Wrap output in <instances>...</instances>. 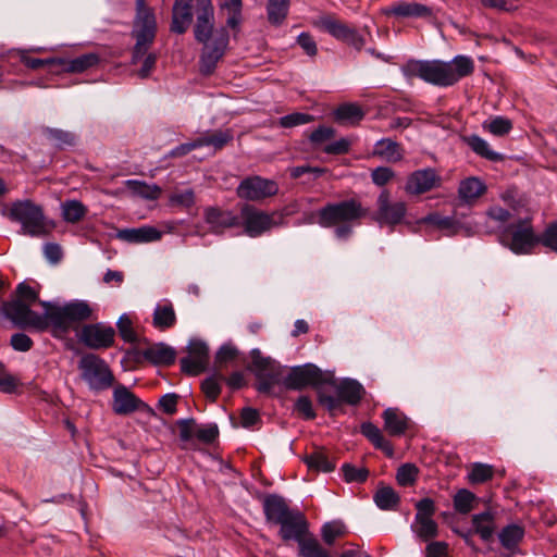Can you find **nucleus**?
<instances>
[{"mask_svg": "<svg viewBox=\"0 0 557 557\" xmlns=\"http://www.w3.org/2000/svg\"><path fill=\"white\" fill-rule=\"evenodd\" d=\"M403 75L411 79L419 77L425 83L440 87H448L474 71L473 60L466 55H457L451 61L408 60L401 65Z\"/></svg>", "mask_w": 557, "mask_h": 557, "instance_id": "f257e3e1", "label": "nucleus"}, {"mask_svg": "<svg viewBox=\"0 0 557 557\" xmlns=\"http://www.w3.org/2000/svg\"><path fill=\"white\" fill-rule=\"evenodd\" d=\"M265 520L280 525L278 535L284 542L298 541L309 534V522L298 508H290L286 499L278 494H268L262 500Z\"/></svg>", "mask_w": 557, "mask_h": 557, "instance_id": "f03ea898", "label": "nucleus"}, {"mask_svg": "<svg viewBox=\"0 0 557 557\" xmlns=\"http://www.w3.org/2000/svg\"><path fill=\"white\" fill-rule=\"evenodd\" d=\"M368 215V209L360 200L349 198L337 202H327L317 211V223L324 228H334V236L347 240L354 227Z\"/></svg>", "mask_w": 557, "mask_h": 557, "instance_id": "7ed1b4c3", "label": "nucleus"}, {"mask_svg": "<svg viewBox=\"0 0 557 557\" xmlns=\"http://www.w3.org/2000/svg\"><path fill=\"white\" fill-rule=\"evenodd\" d=\"M46 310L48 329L51 327L53 336L67 334L77 324L92 318V308L86 300L75 299L59 306L51 301H39Z\"/></svg>", "mask_w": 557, "mask_h": 557, "instance_id": "20e7f679", "label": "nucleus"}, {"mask_svg": "<svg viewBox=\"0 0 557 557\" xmlns=\"http://www.w3.org/2000/svg\"><path fill=\"white\" fill-rule=\"evenodd\" d=\"M131 35L135 39L133 63H136L152 46L157 36L156 15L145 0H136V16Z\"/></svg>", "mask_w": 557, "mask_h": 557, "instance_id": "39448f33", "label": "nucleus"}, {"mask_svg": "<svg viewBox=\"0 0 557 557\" xmlns=\"http://www.w3.org/2000/svg\"><path fill=\"white\" fill-rule=\"evenodd\" d=\"M8 218L21 223L23 233L26 235L41 237L48 234L42 208L29 199L12 202Z\"/></svg>", "mask_w": 557, "mask_h": 557, "instance_id": "423d86ee", "label": "nucleus"}, {"mask_svg": "<svg viewBox=\"0 0 557 557\" xmlns=\"http://www.w3.org/2000/svg\"><path fill=\"white\" fill-rule=\"evenodd\" d=\"M78 370L82 380L91 391L102 392L109 389L114 383V375L109 364L96 354L83 355L78 361Z\"/></svg>", "mask_w": 557, "mask_h": 557, "instance_id": "0eeeda50", "label": "nucleus"}, {"mask_svg": "<svg viewBox=\"0 0 557 557\" xmlns=\"http://www.w3.org/2000/svg\"><path fill=\"white\" fill-rule=\"evenodd\" d=\"M499 242L516 255L531 253L533 248L539 245L537 235L528 218L520 219L516 224L507 226L499 234Z\"/></svg>", "mask_w": 557, "mask_h": 557, "instance_id": "6e6552de", "label": "nucleus"}, {"mask_svg": "<svg viewBox=\"0 0 557 557\" xmlns=\"http://www.w3.org/2000/svg\"><path fill=\"white\" fill-rule=\"evenodd\" d=\"M30 307V304H26L22 299H12L2 304L1 311L5 318L20 329L38 332L47 331L46 310L42 314H39Z\"/></svg>", "mask_w": 557, "mask_h": 557, "instance_id": "1a4fd4ad", "label": "nucleus"}, {"mask_svg": "<svg viewBox=\"0 0 557 557\" xmlns=\"http://www.w3.org/2000/svg\"><path fill=\"white\" fill-rule=\"evenodd\" d=\"M416 516L411 524L412 532L421 542H429L438 535V525L433 520L436 511L435 503L432 498L425 497L418 500L414 505Z\"/></svg>", "mask_w": 557, "mask_h": 557, "instance_id": "9d476101", "label": "nucleus"}, {"mask_svg": "<svg viewBox=\"0 0 557 557\" xmlns=\"http://www.w3.org/2000/svg\"><path fill=\"white\" fill-rule=\"evenodd\" d=\"M324 383L327 381L324 379L322 370L314 363L292 367L282 381L284 387L289 391H302L308 386L319 388Z\"/></svg>", "mask_w": 557, "mask_h": 557, "instance_id": "9b49d317", "label": "nucleus"}, {"mask_svg": "<svg viewBox=\"0 0 557 557\" xmlns=\"http://www.w3.org/2000/svg\"><path fill=\"white\" fill-rule=\"evenodd\" d=\"M278 189L276 181L253 175L240 181L236 194L240 199L247 201H262L277 195Z\"/></svg>", "mask_w": 557, "mask_h": 557, "instance_id": "f8f14e48", "label": "nucleus"}, {"mask_svg": "<svg viewBox=\"0 0 557 557\" xmlns=\"http://www.w3.org/2000/svg\"><path fill=\"white\" fill-rule=\"evenodd\" d=\"M274 215L275 213L270 214L258 210L249 203H245L240 208L239 221L242 220L244 231L249 237H259L272 227L281 224V222L274 220Z\"/></svg>", "mask_w": 557, "mask_h": 557, "instance_id": "ddd939ff", "label": "nucleus"}, {"mask_svg": "<svg viewBox=\"0 0 557 557\" xmlns=\"http://www.w3.org/2000/svg\"><path fill=\"white\" fill-rule=\"evenodd\" d=\"M78 339L89 349H108L115 344V330L101 322L85 324L81 329Z\"/></svg>", "mask_w": 557, "mask_h": 557, "instance_id": "4468645a", "label": "nucleus"}, {"mask_svg": "<svg viewBox=\"0 0 557 557\" xmlns=\"http://www.w3.org/2000/svg\"><path fill=\"white\" fill-rule=\"evenodd\" d=\"M375 221L381 225L395 226L403 222L407 213V205L404 201H391V193L383 189L376 200Z\"/></svg>", "mask_w": 557, "mask_h": 557, "instance_id": "2eb2a0df", "label": "nucleus"}, {"mask_svg": "<svg viewBox=\"0 0 557 557\" xmlns=\"http://www.w3.org/2000/svg\"><path fill=\"white\" fill-rule=\"evenodd\" d=\"M188 356L180 360L181 371L196 376L205 372L209 363V347L201 339H190L187 346Z\"/></svg>", "mask_w": 557, "mask_h": 557, "instance_id": "dca6fc26", "label": "nucleus"}, {"mask_svg": "<svg viewBox=\"0 0 557 557\" xmlns=\"http://www.w3.org/2000/svg\"><path fill=\"white\" fill-rule=\"evenodd\" d=\"M197 21L194 28L198 42L206 44L212 36L214 26V9L211 0H196Z\"/></svg>", "mask_w": 557, "mask_h": 557, "instance_id": "f3484780", "label": "nucleus"}, {"mask_svg": "<svg viewBox=\"0 0 557 557\" xmlns=\"http://www.w3.org/2000/svg\"><path fill=\"white\" fill-rule=\"evenodd\" d=\"M441 182V176L434 169L417 170L408 176L405 190L408 195H421L438 187Z\"/></svg>", "mask_w": 557, "mask_h": 557, "instance_id": "a211bd4d", "label": "nucleus"}, {"mask_svg": "<svg viewBox=\"0 0 557 557\" xmlns=\"http://www.w3.org/2000/svg\"><path fill=\"white\" fill-rule=\"evenodd\" d=\"M387 16L400 18H425L430 20L434 16L433 9L419 3L407 1H395L383 10Z\"/></svg>", "mask_w": 557, "mask_h": 557, "instance_id": "6ab92c4d", "label": "nucleus"}, {"mask_svg": "<svg viewBox=\"0 0 557 557\" xmlns=\"http://www.w3.org/2000/svg\"><path fill=\"white\" fill-rule=\"evenodd\" d=\"M194 0H175L172 8L170 30L174 34H185L193 23Z\"/></svg>", "mask_w": 557, "mask_h": 557, "instance_id": "aec40b11", "label": "nucleus"}, {"mask_svg": "<svg viewBox=\"0 0 557 557\" xmlns=\"http://www.w3.org/2000/svg\"><path fill=\"white\" fill-rule=\"evenodd\" d=\"M145 360L154 367H170L176 360V350L163 343H154L145 348Z\"/></svg>", "mask_w": 557, "mask_h": 557, "instance_id": "412c9836", "label": "nucleus"}, {"mask_svg": "<svg viewBox=\"0 0 557 557\" xmlns=\"http://www.w3.org/2000/svg\"><path fill=\"white\" fill-rule=\"evenodd\" d=\"M99 62L100 55L96 52L85 53L74 59L58 58L57 72L83 73L97 66Z\"/></svg>", "mask_w": 557, "mask_h": 557, "instance_id": "4be33fe9", "label": "nucleus"}, {"mask_svg": "<svg viewBox=\"0 0 557 557\" xmlns=\"http://www.w3.org/2000/svg\"><path fill=\"white\" fill-rule=\"evenodd\" d=\"M313 26L327 33L338 41L344 42L347 39L350 30L354 26L338 20L333 14H323L319 16L314 22Z\"/></svg>", "mask_w": 557, "mask_h": 557, "instance_id": "5701e85b", "label": "nucleus"}, {"mask_svg": "<svg viewBox=\"0 0 557 557\" xmlns=\"http://www.w3.org/2000/svg\"><path fill=\"white\" fill-rule=\"evenodd\" d=\"M205 218L206 222L216 233L240 225L238 215L230 210H222L220 208H208L205 212Z\"/></svg>", "mask_w": 557, "mask_h": 557, "instance_id": "b1692460", "label": "nucleus"}, {"mask_svg": "<svg viewBox=\"0 0 557 557\" xmlns=\"http://www.w3.org/2000/svg\"><path fill=\"white\" fill-rule=\"evenodd\" d=\"M116 237L134 244L152 243L161 239L162 233L154 226L145 225L137 228L119 230Z\"/></svg>", "mask_w": 557, "mask_h": 557, "instance_id": "393cba45", "label": "nucleus"}, {"mask_svg": "<svg viewBox=\"0 0 557 557\" xmlns=\"http://www.w3.org/2000/svg\"><path fill=\"white\" fill-rule=\"evenodd\" d=\"M143 401L125 386L120 385L113 392L112 409L117 414H128L136 411Z\"/></svg>", "mask_w": 557, "mask_h": 557, "instance_id": "a878e982", "label": "nucleus"}, {"mask_svg": "<svg viewBox=\"0 0 557 557\" xmlns=\"http://www.w3.org/2000/svg\"><path fill=\"white\" fill-rule=\"evenodd\" d=\"M384 430L391 436H401L409 429V418L398 408H387L383 411Z\"/></svg>", "mask_w": 557, "mask_h": 557, "instance_id": "bb28decb", "label": "nucleus"}, {"mask_svg": "<svg viewBox=\"0 0 557 557\" xmlns=\"http://www.w3.org/2000/svg\"><path fill=\"white\" fill-rule=\"evenodd\" d=\"M304 462L310 471L329 473L335 470L336 461L324 448H317L305 455Z\"/></svg>", "mask_w": 557, "mask_h": 557, "instance_id": "cd10ccee", "label": "nucleus"}, {"mask_svg": "<svg viewBox=\"0 0 557 557\" xmlns=\"http://www.w3.org/2000/svg\"><path fill=\"white\" fill-rule=\"evenodd\" d=\"M423 222L446 231L448 235H456L461 231H465L468 236L471 235V227L462 224L456 216H442L438 213H431L423 219Z\"/></svg>", "mask_w": 557, "mask_h": 557, "instance_id": "c85d7f7f", "label": "nucleus"}, {"mask_svg": "<svg viewBox=\"0 0 557 557\" xmlns=\"http://www.w3.org/2000/svg\"><path fill=\"white\" fill-rule=\"evenodd\" d=\"M486 185L479 177H468L460 182L458 187L459 199L466 205L474 203L483 194L486 193Z\"/></svg>", "mask_w": 557, "mask_h": 557, "instance_id": "c756f323", "label": "nucleus"}, {"mask_svg": "<svg viewBox=\"0 0 557 557\" xmlns=\"http://www.w3.org/2000/svg\"><path fill=\"white\" fill-rule=\"evenodd\" d=\"M364 115L363 109L358 103L354 102L339 104L333 111L335 122L341 125H358L363 120Z\"/></svg>", "mask_w": 557, "mask_h": 557, "instance_id": "7c9ffc66", "label": "nucleus"}, {"mask_svg": "<svg viewBox=\"0 0 557 557\" xmlns=\"http://www.w3.org/2000/svg\"><path fill=\"white\" fill-rule=\"evenodd\" d=\"M336 393L342 403L356 406L363 398L366 391L357 380L344 379L337 385Z\"/></svg>", "mask_w": 557, "mask_h": 557, "instance_id": "2f4dec72", "label": "nucleus"}, {"mask_svg": "<svg viewBox=\"0 0 557 557\" xmlns=\"http://www.w3.org/2000/svg\"><path fill=\"white\" fill-rule=\"evenodd\" d=\"M177 322L176 313L171 301L164 300L156 306L152 313V325L159 331L172 329Z\"/></svg>", "mask_w": 557, "mask_h": 557, "instance_id": "473e14b6", "label": "nucleus"}, {"mask_svg": "<svg viewBox=\"0 0 557 557\" xmlns=\"http://www.w3.org/2000/svg\"><path fill=\"white\" fill-rule=\"evenodd\" d=\"M360 432L376 449L382 450L387 457H393V444L383 436L382 431L375 424L363 422L360 426Z\"/></svg>", "mask_w": 557, "mask_h": 557, "instance_id": "72a5a7b5", "label": "nucleus"}, {"mask_svg": "<svg viewBox=\"0 0 557 557\" xmlns=\"http://www.w3.org/2000/svg\"><path fill=\"white\" fill-rule=\"evenodd\" d=\"M373 154L388 162H398L404 158L400 144L391 138H381L374 145Z\"/></svg>", "mask_w": 557, "mask_h": 557, "instance_id": "f704fd0d", "label": "nucleus"}, {"mask_svg": "<svg viewBox=\"0 0 557 557\" xmlns=\"http://www.w3.org/2000/svg\"><path fill=\"white\" fill-rule=\"evenodd\" d=\"M42 134L57 149L63 150L76 145V135L61 128L44 127Z\"/></svg>", "mask_w": 557, "mask_h": 557, "instance_id": "c9c22d12", "label": "nucleus"}, {"mask_svg": "<svg viewBox=\"0 0 557 557\" xmlns=\"http://www.w3.org/2000/svg\"><path fill=\"white\" fill-rule=\"evenodd\" d=\"M472 527L473 532L484 542L491 541L494 534V515L490 510L473 515Z\"/></svg>", "mask_w": 557, "mask_h": 557, "instance_id": "e433bc0d", "label": "nucleus"}, {"mask_svg": "<svg viewBox=\"0 0 557 557\" xmlns=\"http://www.w3.org/2000/svg\"><path fill=\"white\" fill-rule=\"evenodd\" d=\"M373 500L381 510H394L399 505L400 497L392 486L380 484Z\"/></svg>", "mask_w": 557, "mask_h": 557, "instance_id": "4c0bfd02", "label": "nucleus"}, {"mask_svg": "<svg viewBox=\"0 0 557 557\" xmlns=\"http://www.w3.org/2000/svg\"><path fill=\"white\" fill-rule=\"evenodd\" d=\"M523 536L524 529L517 523L506 525L498 533V539L502 546L509 552H515L517 549Z\"/></svg>", "mask_w": 557, "mask_h": 557, "instance_id": "58836bf2", "label": "nucleus"}, {"mask_svg": "<svg viewBox=\"0 0 557 557\" xmlns=\"http://www.w3.org/2000/svg\"><path fill=\"white\" fill-rule=\"evenodd\" d=\"M230 36L225 28H221L218 30L211 42L207 41L203 44V49L201 52L207 53L213 59L220 61L225 54L227 45H228Z\"/></svg>", "mask_w": 557, "mask_h": 557, "instance_id": "ea45409f", "label": "nucleus"}, {"mask_svg": "<svg viewBox=\"0 0 557 557\" xmlns=\"http://www.w3.org/2000/svg\"><path fill=\"white\" fill-rule=\"evenodd\" d=\"M256 389L261 394L270 395L274 385L280 384L282 379V367L272 368V370L256 373Z\"/></svg>", "mask_w": 557, "mask_h": 557, "instance_id": "a19ab883", "label": "nucleus"}, {"mask_svg": "<svg viewBox=\"0 0 557 557\" xmlns=\"http://www.w3.org/2000/svg\"><path fill=\"white\" fill-rule=\"evenodd\" d=\"M290 0H268L267 14L271 25L281 26L287 17Z\"/></svg>", "mask_w": 557, "mask_h": 557, "instance_id": "79ce46f5", "label": "nucleus"}, {"mask_svg": "<svg viewBox=\"0 0 557 557\" xmlns=\"http://www.w3.org/2000/svg\"><path fill=\"white\" fill-rule=\"evenodd\" d=\"M467 143L469 147L472 149L473 152H475L481 158H484L492 162H500L504 160V156L493 151L490 148V145L485 139L478 135H471L468 137Z\"/></svg>", "mask_w": 557, "mask_h": 557, "instance_id": "37998d69", "label": "nucleus"}, {"mask_svg": "<svg viewBox=\"0 0 557 557\" xmlns=\"http://www.w3.org/2000/svg\"><path fill=\"white\" fill-rule=\"evenodd\" d=\"M233 138L234 135L231 129H219L212 133H206L205 135L198 137V141L201 144V147L212 146L214 150H221L227 144H230Z\"/></svg>", "mask_w": 557, "mask_h": 557, "instance_id": "c03bdc74", "label": "nucleus"}, {"mask_svg": "<svg viewBox=\"0 0 557 557\" xmlns=\"http://www.w3.org/2000/svg\"><path fill=\"white\" fill-rule=\"evenodd\" d=\"M126 186L133 194L148 200H157L162 191L158 185H149L137 180L126 181Z\"/></svg>", "mask_w": 557, "mask_h": 557, "instance_id": "a18cd8bd", "label": "nucleus"}, {"mask_svg": "<svg viewBox=\"0 0 557 557\" xmlns=\"http://www.w3.org/2000/svg\"><path fill=\"white\" fill-rule=\"evenodd\" d=\"M348 533L347 527L341 520H333L325 522L321 527V537L326 545H333L337 539L345 536Z\"/></svg>", "mask_w": 557, "mask_h": 557, "instance_id": "49530a36", "label": "nucleus"}, {"mask_svg": "<svg viewBox=\"0 0 557 557\" xmlns=\"http://www.w3.org/2000/svg\"><path fill=\"white\" fill-rule=\"evenodd\" d=\"M494 475V468L491 465L474 462L468 473V481L471 484H482L492 480Z\"/></svg>", "mask_w": 557, "mask_h": 557, "instance_id": "de8ad7c7", "label": "nucleus"}, {"mask_svg": "<svg viewBox=\"0 0 557 557\" xmlns=\"http://www.w3.org/2000/svg\"><path fill=\"white\" fill-rule=\"evenodd\" d=\"M87 213V208L78 200H67L62 205V216L69 223L81 221Z\"/></svg>", "mask_w": 557, "mask_h": 557, "instance_id": "09e8293b", "label": "nucleus"}, {"mask_svg": "<svg viewBox=\"0 0 557 557\" xmlns=\"http://www.w3.org/2000/svg\"><path fill=\"white\" fill-rule=\"evenodd\" d=\"M224 380L225 377L222 374H212L202 381L201 391L208 400L216 401L221 394V382H224Z\"/></svg>", "mask_w": 557, "mask_h": 557, "instance_id": "8fccbe9b", "label": "nucleus"}, {"mask_svg": "<svg viewBox=\"0 0 557 557\" xmlns=\"http://www.w3.org/2000/svg\"><path fill=\"white\" fill-rule=\"evenodd\" d=\"M474 499L475 495L471 491L461 488L454 496V508L457 512L467 515L472 510Z\"/></svg>", "mask_w": 557, "mask_h": 557, "instance_id": "3c124183", "label": "nucleus"}, {"mask_svg": "<svg viewBox=\"0 0 557 557\" xmlns=\"http://www.w3.org/2000/svg\"><path fill=\"white\" fill-rule=\"evenodd\" d=\"M116 329L119 335L125 343L134 344L138 342V335L133 327V321L126 313H123L119 318L116 322Z\"/></svg>", "mask_w": 557, "mask_h": 557, "instance_id": "603ef678", "label": "nucleus"}, {"mask_svg": "<svg viewBox=\"0 0 557 557\" xmlns=\"http://www.w3.org/2000/svg\"><path fill=\"white\" fill-rule=\"evenodd\" d=\"M251 356V370L253 373L265 372L272 370V368H277L280 364L270 357H263L261 351L258 348H255L250 351Z\"/></svg>", "mask_w": 557, "mask_h": 557, "instance_id": "864d4df0", "label": "nucleus"}, {"mask_svg": "<svg viewBox=\"0 0 557 557\" xmlns=\"http://www.w3.org/2000/svg\"><path fill=\"white\" fill-rule=\"evenodd\" d=\"M222 9H225L228 13L226 25L233 29L237 28L242 21V0H226L222 4Z\"/></svg>", "mask_w": 557, "mask_h": 557, "instance_id": "5fc2aeb1", "label": "nucleus"}, {"mask_svg": "<svg viewBox=\"0 0 557 557\" xmlns=\"http://www.w3.org/2000/svg\"><path fill=\"white\" fill-rule=\"evenodd\" d=\"M17 54L20 57V61L28 69L38 70L45 66L55 67V70L58 69V58H30L27 55V52L25 50H18Z\"/></svg>", "mask_w": 557, "mask_h": 557, "instance_id": "6e6d98bb", "label": "nucleus"}, {"mask_svg": "<svg viewBox=\"0 0 557 557\" xmlns=\"http://www.w3.org/2000/svg\"><path fill=\"white\" fill-rule=\"evenodd\" d=\"M419 470L413 463L401 465L396 473V481L400 486H411L416 483Z\"/></svg>", "mask_w": 557, "mask_h": 557, "instance_id": "4d7b16f0", "label": "nucleus"}, {"mask_svg": "<svg viewBox=\"0 0 557 557\" xmlns=\"http://www.w3.org/2000/svg\"><path fill=\"white\" fill-rule=\"evenodd\" d=\"M483 127L495 136H505L512 129V122L504 116H495L488 123H484Z\"/></svg>", "mask_w": 557, "mask_h": 557, "instance_id": "13d9d810", "label": "nucleus"}, {"mask_svg": "<svg viewBox=\"0 0 557 557\" xmlns=\"http://www.w3.org/2000/svg\"><path fill=\"white\" fill-rule=\"evenodd\" d=\"M343 476L348 483H363L369 476V470L364 467L357 468L350 463H344L342 466Z\"/></svg>", "mask_w": 557, "mask_h": 557, "instance_id": "bf43d9fd", "label": "nucleus"}, {"mask_svg": "<svg viewBox=\"0 0 557 557\" xmlns=\"http://www.w3.org/2000/svg\"><path fill=\"white\" fill-rule=\"evenodd\" d=\"M314 120L313 115L301 112H294L284 116H281L277 121V125L284 128H292L295 126L308 124Z\"/></svg>", "mask_w": 557, "mask_h": 557, "instance_id": "052dcab7", "label": "nucleus"}, {"mask_svg": "<svg viewBox=\"0 0 557 557\" xmlns=\"http://www.w3.org/2000/svg\"><path fill=\"white\" fill-rule=\"evenodd\" d=\"M539 244L557 253V222H550L545 230L537 235Z\"/></svg>", "mask_w": 557, "mask_h": 557, "instance_id": "680f3d73", "label": "nucleus"}, {"mask_svg": "<svg viewBox=\"0 0 557 557\" xmlns=\"http://www.w3.org/2000/svg\"><path fill=\"white\" fill-rule=\"evenodd\" d=\"M22 383L14 375L7 372L5 367L0 362V391L7 394L20 392Z\"/></svg>", "mask_w": 557, "mask_h": 557, "instance_id": "e2e57ef3", "label": "nucleus"}, {"mask_svg": "<svg viewBox=\"0 0 557 557\" xmlns=\"http://www.w3.org/2000/svg\"><path fill=\"white\" fill-rule=\"evenodd\" d=\"M294 411L297 412V414L304 420L308 421L313 420L317 417V413L313 410L312 401L307 395H301L296 399L294 404Z\"/></svg>", "mask_w": 557, "mask_h": 557, "instance_id": "0e129e2a", "label": "nucleus"}, {"mask_svg": "<svg viewBox=\"0 0 557 557\" xmlns=\"http://www.w3.org/2000/svg\"><path fill=\"white\" fill-rule=\"evenodd\" d=\"M219 428L216 423H209L205 426L198 428L195 432V437L207 445H210L219 437Z\"/></svg>", "mask_w": 557, "mask_h": 557, "instance_id": "69168bd1", "label": "nucleus"}, {"mask_svg": "<svg viewBox=\"0 0 557 557\" xmlns=\"http://www.w3.org/2000/svg\"><path fill=\"white\" fill-rule=\"evenodd\" d=\"M169 201L172 206L190 208L195 203V193L191 188L175 191L170 196Z\"/></svg>", "mask_w": 557, "mask_h": 557, "instance_id": "338daca9", "label": "nucleus"}, {"mask_svg": "<svg viewBox=\"0 0 557 557\" xmlns=\"http://www.w3.org/2000/svg\"><path fill=\"white\" fill-rule=\"evenodd\" d=\"M334 136L335 129L333 127L320 125L309 135V140L313 146H320Z\"/></svg>", "mask_w": 557, "mask_h": 557, "instance_id": "774afa93", "label": "nucleus"}]
</instances>
